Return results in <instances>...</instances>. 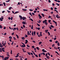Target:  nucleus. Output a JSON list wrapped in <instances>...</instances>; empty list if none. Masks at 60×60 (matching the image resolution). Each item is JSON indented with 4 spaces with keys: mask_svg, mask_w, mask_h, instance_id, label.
<instances>
[{
    "mask_svg": "<svg viewBox=\"0 0 60 60\" xmlns=\"http://www.w3.org/2000/svg\"><path fill=\"white\" fill-rule=\"evenodd\" d=\"M29 34H30V33H29V31H27V35H29Z\"/></svg>",
    "mask_w": 60,
    "mask_h": 60,
    "instance_id": "19",
    "label": "nucleus"
},
{
    "mask_svg": "<svg viewBox=\"0 0 60 60\" xmlns=\"http://www.w3.org/2000/svg\"><path fill=\"white\" fill-rule=\"evenodd\" d=\"M27 42H28V41L27 40H25V44H26L27 43Z\"/></svg>",
    "mask_w": 60,
    "mask_h": 60,
    "instance_id": "8",
    "label": "nucleus"
},
{
    "mask_svg": "<svg viewBox=\"0 0 60 60\" xmlns=\"http://www.w3.org/2000/svg\"><path fill=\"white\" fill-rule=\"evenodd\" d=\"M7 11L8 12V13H10V11H8V10H7Z\"/></svg>",
    "mask_w": 60,
    "mask_h": 60,
    "instance_id": "49",
    "label": "nucleus"
},
{
    "mask_svg": "<svg viewBox=\"0 0 60 60\" xmlns=\"http://www.w3.org/2000/svg\"><path fill=\"white\" fill-rule=\"evenodd\" d=\"M9 58V57H8L7 56L4 58V59H7V60H8Z\"/></svg>",
    "mask_w": 60,
    "mask_h": 60,
    "instance_id": "10",
    "label": "nucleus"
},
{
    "mask_svg": "<svg viewBox=\"0 0 60 60\" xmlns=\"http://www.w3.org/2000/svg\"><path fill=\"white\" fill-rule=\"evenodd\" d=\"M17 29V28H16L15 27L14 28V29L15 30H16Z\"/></svg>",
    "mask_w": 60,
    "mask_h": 60,
    "instance_id": "45",
    "label": "nucleus"
},
{
    "mask_svg": "<svg viewBox=\"0 0 60 60\" xmlns=\"http://www.w3.org/2000/svg\"><path fill=\"white\" fill-rule=\"evenodd\" d=\"M42 51L44 52H47L46 50H45V49H42Z\"/></svg>",
    "mask_w": 60,
    "mask_h": 60,
    "instance_id": "5",
    "label": "nucleus"
},
{
    "mask_svg": "<svg viewBox=\"0 0 60 60\" xmlns=\"http://www.w3.org/2000/svg\"><path fill=\"white\" fill-rule=\"evenodd\" d=\"M39 17H39V18L40 19H41V18H42V17H41V16H39Z\"/></svg>",
    "mask_w": 60,
    "mask_h": 60,
    "instance_id": "44",
    "label": "nucleus"
},
{
    "mask_svg": "<svg viewBox=\"0 0 60 60\" xmlns=\"http://www.w3.org/2000/svg\"><path fill=\"white\" fill-rule=\"evenodd\" d=\"M10 0H8V1H6V2H9L10 1Z\"/></svg>",
    "mask_w": 60,
    "mask_h": 60,
    "instance_id": "34",
    "label": "nucleus"
},
{
    "mask_svg": "<svg viewBox=\"0 0 60 60\" xmlns=\"http://www.w3.org/2000/svg\"><path fill=\"white\" fill-rule=\"evenodd\" d=\"M9 29L11 30H13V28H11L10 27H9Z\"/></svg>",
    "mask_w": 60,
    "mask_h": 60,
    "instance_id": "39",
    "label": "nucleus"
},
{
    "mask_svg": "<svg viewBox=\"0 0 60 60\" xmlns=\"http://www.w3.org/2000/svg\"><path fill=\"white\" fill-rule=\"evenodd\" d=\"M0 27L1 29L2 28V26L1 25H0Z\"/></svg>",
    "mask_w": 60,
    "mask_h": 60,
    "instance_id": "50",
    "label": "nucleus"
},
{
    "mask_svg": "<svg viewBox=\"0 0 60 60\" xmlns=\"http://www.w3.org/2000/svg\"><path fill=\"white\" fill-rule=\"evenodd\" d=\"M19 11H16L15 12V13H14V14H17L18 13H19Z\"/></svg>",
    "mask_w": 60,
    "mask_h": 60,
    "instance_id": "11",
    "label": "nucleus"
},
{
    "mask_svg": "<svg viewBox=\"0 0 60 60\" xmlns=\"http://www.w3.org/2000/svg\"><path fill=\"white\" fill-rule=\"evenodd\" d=\"M41 15L43 16V17H44L45 16L44 15V14H41Z\"/></svg>",
    "mask_w": 60,
    "mask_h": 60,
    "instance_id": "30",
    "label": "nucleus"
},
{
    "mask_svg": "<svg viewBox=\"0 0 60 60\" xmlns=\"http://www.w3.org/2000/svg\"><path fill=\"white\" fill-rule=\"evenodd\" d=\"M42 53L43 55H45V54L44 52H42Z\"/></svg>",
    "mask_w": 60,
    "mask_h": 60,
    "instance_id": "36",
    "label": "nucleus"
},
{
    "mask_svg": "<svg viewBox=\"0 0 60 60\" xmlns=\"http://www.w3.org/2000/svg\"><path fill=\"white\" fill-rule=\"evenodd\" d=\"M29 15H30V16H31L32 17L33 16L31 14V13H29Z\"/></svg>",
    "mask_w": 60,
    "mask_h": 60,
    "instance_id": "32",
    "label": "nucleus"
},
{
    "mask_svg": "<svg viewBox=\"0 0 60 60\" xmlns=\"http://www.w3.org/2000/svg\"><path fill=\"white\" fill-rule=\"evenodd\" d=\"M22 10L24 11H27V9H22Z\"/></svg>",
    "mask_w": 60,
    "mask_h": 60,
    "instance_id": "13",
    "label": "nucleus"
},
{
    "mask_svg": "<svg viewBox=\"0 0 60 60\" xmlns=\"http://www.w3.org/2000/svg\"><path fill=\"white\" fill-rule=\"evenodd\" d=\"M47 22V20H46V19H45V21H43V23H44V22Z\"/></svg>",
    "mask_w": 60,
    "mask_h": 60,
    "instance_id": "6",
    "label": "nucleus"
},
{
    "mask_svg": "<svg viewBox=\"0 0 60 60\" xmlns=\"http://www.w3.org/2000/svg\"><path fill=\"white\" fill-rule=\"evenodd\" d=\"M21 39L23 40H24V39H25L24 37H22V38H21Z\"/></svg>",
    "mask_w": 60,
    "mask_h": 60,
    "instance_id": "48",
    "label": "nucleus"
},
{
    "mask_svg": "<svg viewBox=\"0 0 60 60\" xmlns=\"http://www.w3.org/2000/svg\"><path fill=\"white\" fill-rule=\"evenodd\" d=\"M50 26H51V27H52V28H54V26L52 25H51Z\"/></svg>",
    "mask_w": 60,
    "mask_h": 60,
    "instance_id": "26",
    "label": "nucleus"
},
{
    "mask_svg": "<svg viewBox=\"0 0 60 60\" xmlns=\"http://www.w3.org/2000/svg\"><path fill=\"white\" fill-rule=\"evenodd\" d=\"M11 54H12V50H11Z\"/></svg>",
    "mask_w": 60,
    "mask_h": 60,
    "instance_id": "43",
    "label": "nucleus"
},
{
    "mask_svg": "<svg viewBox=\"0 0 60 60\" xmlns=\"http://www.w3.org/2000/svg\"><path fill=\"white\" fill-rule=\"evenodd\" d=\"M37 25H38V26H40V25L39 24H37Z\"/></svg>",
    "mask_w": 60,
    "mask_h": 60,
    "instance_id": "57",
    "label": "nucleus"
},
{
    "mask_svg": "<svg viewBox=\"0 0 60 60\" xmlns=\"http://www.w3.org/2000/svg\"><path fill=\"white\" fill-rule=\"evenodd\" d=\"M8 19L10 20L11 19V18L10 17H8Z\"/></svg>",
    "mask_w": 60,
    "mask_h": 60,
    "instance_id": "60",
    "label": "nucleus"
},
{
    "mask_svg": "<svg viewBox=\"0 0 60 60\" xmlns=\"http://www.w3.org/2000/svg\"><path fill=\"white\" fill-rule=\"evenodd\" d=\"M1 19V18H0V21H3V19Z\"/></svg>",
    "mask_w": 60,
    "mask_h": 60,
    "instance_id": "46",
    "label": "nucleus"
},
{
    "mask_svg": "<svg viewBox=\"0 0 60 60\" xmlns=\"http://www.w3.org/2000/svg\"><path fill=\"white\" fill-rule=\"evenodd\" d=\"M9 38H10V39H11L12 38V37L11 36H10L9 37Z\"/></svg>",
    "mask_w": 60,
    "mask_h": 60,
    "instance_id": "28",
    "label": "nucleus"
},
{
    "mask_svg": "<svg viewBox=\"0 0 60 60\" xmlns=\"http://www.w3.org/2000/svg\"><path fill=\"white\" fill-rule=\"evenodd\" d=\"M18 54H17V56H15V58H17V57H18Z\"/></svg>",
    "mask_w": 60,
    "mask_h": 60,
    "instance_id": "29",
    "label": "nucleus"
},
{
    "mask_svg": "<svg viewBox=\"0 0 60 60\" xmlns=\"http://www.w3.org/2000/svg\"><path fill=\"white\" fill-rule=\"evenodd\" d=\"M12 8V7H10L9 8V9H8V10H10L11 9V8Z\"/></svg>",
    "mask_w": 60,
    "mask_h": 60,
    "instance_id": "18",
    "label": "nucleus"
},
{
    "mask_svg": "<svg viewBox=\"0 0 60 60\" xmlns=\"http://www.w3.org/2000/svg\"><path fill=\"white\" fill-rule=\"evenodd\" d=\"M4 49V48H2L1 50H3Z\"/></svg>",
    "mask_w": 60,
    "mask_h": 60,
    "instance_id": "54",
    "label": "nucleus"
},
{
    "mask_svg": "<svg viewBox=\"0 0 60 60\" xmlns=\"http://www.w3.org/2000/svg\"><path fill=\"white\" fill-rule=\"evenodd\" d=\"M56 38H54V40H56Z\"/></svg>",
    "mask_w": 60,
    "mask_h": 60,
    "instance_id": "59",
    "label": "nucleus"
},
{
    "mask_svg": "<svg viewBox=\"0 0 60 60\" xmlns=\"http://www.w3.org/2000/svg\"><path fill=\"white\" fill-rule=\"evenodd\" d=\"M46 58L48 59H50V58H49V56H46Z\"/></svg>",
    "mask_w": 60,
    "mask_h": 60,
    "instance_id": "9",
    "label": "nucleus"
},
{
    "mask_svg": "<svg viewBox=\"0 0 60 60\" xmlns=\"http://www.w3.org/2000/svg\"><path fill=\"white\" fill-rule=\"evenodd\" d=\"M48 2L49 3H50V2H51V1H50V0H49Z\"/></svg>",
    "mask_w": 60,
    "mask_h": 60,
    "instance_id": "61",
    "label": "nucleus"
},
{
    "mask_svg": "<svg viewBox=\"0 0 60 60\" xmlns=\"http://www.w3.org/2000/svg\"><path fill=\"white\" fill-rule=\"evenodd\" d=\"M39 57H40L41 56L40 54L39 53Z\"/></svg>",
    "mask_w": 60,
    "mask_h": 60,
    "instance_id": "55",
    "label": "nucleus"
},
{
    "mask_svg": "<svg viewBox=\"0 0 60 60\" xmlns=\"http://www.w3.org/2000/svg\"><path fill=\"white\" fill-rule=\"evenodd\" d=\"M58 2H60V1L59 0H57V1Z\"/></svg>",
    "mask_w": 60,
    "mask_h": 60,
    "instance_id": "64",
    "label": "nucleus"
},
{
    "mask_svg": "<svg viewBox=\"0 0 60 60\" xmlns=\"http://www.w3.org/2000/svg\"><path fill=\"white\" fill-rule=\"evenodd\" d=\"M45 24L47 25L48 24L47 22H44Z\"/></svg>",
    "mask_w": 60,
    "mask_h": 60,
    "instance_id": "37",
    "label": "nucleus"
},
{
    "mask_svg": "<svg viewBox=\"0 0 60 60\" xmlns=\"http://www.w3.org/2000/svg\"><path fill=\"white\" fill-rule=\"evenodd\" d=\"M29 11H33V10L32 9H29Z\"/></svg>",
    "mask_w": 60,
    "mask_h": 60,
    "instance_id": "41",
    "label": "nucleus"
},
{
    "mask_svg": "<svg viewBox=\"0 0 60 60\" xmlns=\"http://www.w3.org/2000/svg\"><path fill=\"white\" fill-rule=\"evenodd\" d=\"M3 5H4V6H6L5 3L3 2Z\"/></svg>",
    "mask_w": 60,
    "mask_h": 60,
    "instance_id": "33",
    "label": "nucleus"
},
{
    "mask_svg": "<svg viewBox=\"0 0 60 60\" xmlns=\"http://www.w3.org/2000/svg\"><path fill=\"white\" fill-rule=\"evenodd\" d=\"M35 55V56L37 58H38V55Z\"/></svg>",
    "mask_w": 60,
    "mask_h": 60,
    "instance_id": "38",
    "label": "nucleus"
},
{
    "mask_svg": "<svg viewBox=\"0 0 60 60\" xmlns=\"http://www.w3.org/2000/svg\"><path fill=\"white\" fill-rule=\"evenodd\" d=\"M59 43H57V45H58V46H60V44H59Z\"/></svg>",
    "mask_w": 60,
    "mask_h": 60,
    "instance_id": "47",
    "label": "nucleus"
},
{
    "mask_svg": "<svg viewBox=\"0 0 60 60\" xmlns=\"http://www.w3.org/2000/svg\"><path fill=\"white\" fill-rule=\"evenodd\" d=\"M35 34H36V32L35 31L32 32V35L33 36H34H34H35Z\"/></svg>",
    "mask_w": 60,
    "mask_h": 60,
    "instance_id": "1",
    "label": "nucleus"
},
{
    "mask_svg": "<svg viewBox=\"0 0 60 60\" xmlns=\"http://www.w3.org/2000/svg\"><path fill=\"white\" fill-rule=\"evenodd\" d=\"M22 24H23V25H25V22H22Z\"/></svg>",
    "mask_w": 60,
    "mask_h": 60,
    "instance_id": "16",
    "label": "nucleus"
},
{
    "mask_svg": "<svg viewBox=\"0 0 60 60\" xmlns=\"http://www.w3.org/2000/svg\"><path fill=\"white\" fill-rule=\"evenodd\" d=\"M31 29L32 30L33 29V25H32V26H31Z\"/></svg>",
    "mask_w": 60,
    "mask_h": 60,
    "instance_id": "31",
    "label": "nucleus"
},
{
    "mask_svg": "<svg viewBox=\"0 0 60 60\" xmlns=\"http://www.w3.org/2000/svg\"><path fill=\"white\" fill-rule=\"evenodd\" d=\"M7 56H8V57H9V54H7Z\"/></svg>",
    "mask_w": 60,
    "mask_h": 60,
    "instance_id": "62",
    "label": "nucleus"
},
{
    "mask_svg": "<svg viewBox=\"0 0 60 60\" xmlns=\"http://www.w3.org/2000/svg\"><path fill=\"white\" fill-rule=\"evenodd\" d=\"M3 59H4V56H0V57H2V58H3Z\"/></svg>",
    "mask_w": 60,
    "mask_h": 60,
    "instance_id": "40",
    "label": "nucleus"
},
{
    "mask_svg": "<svg viewBox=\"0 0 60 60\" xmlns=\"http://www.w3.org/2000/svg\"><path fill=\"white\" fill-rule=\"evenodd\" d=\"M41 43H42V42H39V45H40L41 44Z\"/></svg>",
    "mask_w": 60,
    "mask_h": 60,
    "instance_id": "22",
    "label": "nucleus"
},
{
    "mask_svg": "<svg viewBox=\"0 0 60 60\" xmlns=\"http://www.w3.org/2000/svg\"><path fill=\"white\" fill-rule=\"evenodd\" d=\"M37 12V11H34V13H36Z\"/></svg>",
    "mask_w": 60,
    "mask_h": 60,
    "instance_id": "42",
    "label": "nucleus"
},
{
    "mask_svg": "<svg viewBox=\"0 0 60 60\" xmlns=\"http://www.w3.org/2000/svg\"><path fill=\"white\" fill-rule=\"evenodd\" d=\"M55 45L53 44V45H52V47H54V46Z\"/></svg>",
    "mask_w": 60,
    "mask_h": 60,
    "instance_id": "63",
    "label": "nucleus"
},
{
    "mask_svg": "<svg viewBox=\"0 0 60 60\" xmlns=\"http://www.w3.org/2000/svg\"><path fill=\"white\" fill-rule=\"evenodd\" d=\"M43 11H47V10L46 9H43Z\"/></svg>",
    "mask_w": 60,
    "mask_h": 60,
    "instance_id": "17",
    "label": "nucleus"
},
{
    "mask_svg": "<svg viewBox=\"0 0 60 60\" xmlns=\"http://www.w3.org/2000/svg\"><path fill=\"white\" fill-rule=\"evenodd\" d=\"M37 29H38V30H39L40 29V28L39 27H38V28H36V29H37Z\"/></svg>",
    "mask_w": 60,
    "mask_h": 60,
    "instance_id": "24",
    "label": "nucleus"
},
{
    "mask_svg": "<svg viewBox=\"0 0 60 60\" xmlns=\"http://www.w3.org/2000/svg\"><path fill=\"white\" fill-rule=\"evenodd\" d=\"M27 53L28 54H29V55H31V53H30V52H27Z\"/></svg>",
    "mask_w": 60,
    "mask_h": 60,
    "instance_id": "23",
    "label": "nucleus"
},
{
    "mask_svg": "<svg viewBox=\"0 0 60 60\" xmlns=\"http://www.w3.org/2000/svg\"><path fill=\"white\" fill-rule=\"evenodd\" d=\"M19 17L20 18V19L21 20L22 19H23V17H22V16H21V15H19Z\"/></svg>",
    "mask_w": 60,
    "mask_h": 60,
    "instance_id": "4",
    "label": "nucleus"
},
{
    "mask_svg": "<svg viewBox=\"0 0 60 60\" xmlns=\"http://www.w3.org/2000/svg\"><path fill=\"white\" fill-rule=\"evenodd\" d=\"M16 36H17V39H19V36H18V35H17V34H16Z\"/></svg>",
    "mask_w": 60,
    "mask_h": 60,
    "instance_id": "27",
    "label": "nucleus"
},
{
    "mask_svg": "<svg viewBox=\"0 0 60 60\" xmlns=\"http://www.w3.org/2000/svg\"><path fill=\"white\" fill-rule=\"evenodd\" d=\"M51 20H49V21H48L50 23V22H51Z\"/></svg>",
    "mask_w": 60,
    "mask_h": 60,
    "instance_id": "51",
    "label": "nucleus"
},
{
    "mask_svg": "<svg viewBox=\"0 0 60 60\" xmlns=\"http://www.w3.org/2000/svg\"><path fill=\"white\" fill-rule=\"evenodd\" d=\"M48 30H45V32L46 33H47V32L48 31Z\"/></svg>",
    "mask_w": 60,
    "mask_h": 60,
    "instance_id": "21",
    "label": "nucleus"
},
{
    "mask_svg": "<svg viewBox=\"0 0 60 60\" xmlns=\"http://www.w3.org/2000/svg\"><path fill=\"white\" fill-rule=\"evenodd\" d=\"M49 41H50V42H51L52 41V40L51 39H50V40H49Z\"/></svg>",
    "mask_w": 60,
    "mask_h": 60,
    "instance_id": "52",
    "label": "nucleus"
},
{
    "mask_svg": "<svg viewBox=\"0 0 60 60\" xmlns=\"http://www.w3.org/2000/svg\"><path fill=\"white\" fill-rule=\"evenodd\" d=\"M13 17H11V20H12V19H13Z\"/></svg>",
    "mask_w": 60,
    "mask_h": 60,
    "instance_id": "58",
    "label": "nucleus"
},
{
    "mask_svg": "<svg viewBox=\"0 0 60 60\" xmlns=\"http://www.w3.org/2000/svg\"><path fill=\"white\" fill-rule=\"evenodd\" d=\"M22 20H23L24 21L25 19H26V17H22Z\"/></svg>",
    "mask_w": 60,
    "mask_h": 60,
    "instance_id": "7",
    "label": "nucleus"
},
{
    "mask_svg": "<svg viewBox=\"0 0 60 60\" xmlns=\"http://www.w3.org/2000/svg\"><path fill=\"white\" fill-rule=\"evenodd\" d=\"M29 20H30L31 21H32V22L34 21L32 19L30 18V19H29Z\"/></svg>",
    "mask_w": 60,
    "mask_h": 60,
    "instance_id": "15",
    "label": "nucleus"
},
{
    "mask_svg": "<svg viewBox=\"0 0 60 60\" xmlns=\"http://www.w3.org/2000/svg\"><path fill=\"white\" fill-rule=\"evenodd\" d=\"M9 41H10L11 42H12L11 39H9Z\"/></svg>",
    "mask_w": 60,
    "mask_h": 60,
    "instance_id": "53",
    "label": "nucleus"
},
{
    "mask_svg": "<svg viewBox=\"0 0 60 60\" xmlns=\"http://www.w3.org/2000/svg\"><path fill=\"white\" fill-rule=\"evenodd\" d=\"M55 53H57V54H58V55H59V56L60 55V54H59L58 53V52H57L55 51Z\"/></svg>",
    "mask_w": 60,
    "mask_h": 60,
    "instance_id": "12",
    "label": "nucleus"
},
{
    "mask_svg": "<svg viewBox=\"0 0 60 60\" xmlns=\"http://www.w3.org/2000/svg\"><path fill=\"white\" fill-rule=\"evenodd\" d=\"M55 16H56V17H57V18H58V19H59L60 18V16H57L56 15H55Z\"/></svg>",
    "mask_w": 60,
    "mask_h": 60,
    "instance_id": "14",
    "label": "nucleus"
},
{
    "mask_svg": "<svg viewBox=\"0 0 60 60\" xmlns=\"http://www.w3.org/2000/svg\"><path fill=\"white\" fill-rule=\"evenodd\" d=\"M36 49H37L38 50H39V48L38 47H36Z\"/></svg>",
    "mask_w": 60,
    "mask_h": 60,
    "instance_id": "20",
    "label": "nucleus"
},
{
    "mask_svg": "<svg viewBox=\"0 0 60 60\" xmlns=\"http://www.w3.org/2000/svg\"><path fill=\"white\" fill-rule=\"evenodd\" d=\"M13 39H14V40H16V38L15 37H13Z\"/></svg>",
    "mask_w": 60,
    "mask_h": 60,
    "instance_id": "35",
    "label": "nucleus"
},
{
    "mask_svg": "<svg viewBox=\"0 0 60 60\" xmlns=\"http://www.w3.org/2000/svg\"><path fill=\"white\" fill-rule=\"evenodd\" d=\"M5 44H4V45L3 44V45H2V44H1V43H0V47H1V48L3 47V46H5Z\"/></svg>",
    "mask_w": 60,
    "mask_h": 60,
    "instance_id": "2",
    "label": "nucleus"
},
{
    "mask_svg": "<svg viewBox=\"0 0 60 60\" xmlns=\"http://www.w3.org/2000/svg\"><path fill=\"white\" fill-rule=\"evenodd\" d=\"M21 43L23 44V45H22V47L23 48H24V47H25V45L24 43Z\"/></svg>",
    "mask_w": 60,
    "mask_h": 60,
    "instance_id": "3",
    "label": "nucleus"
},
{
    "mask_svg": "<svg viewBox=\"0 0 60 60\" xmlns=\"http://www.w3.org/2000/svg\"><path fill=\"white\" fill-rule=\"evenodd\" d=\"M42 34V32H40V35L41 36H42V34Z\"/></svg>",
    "mask_w": 60,
    "mask_h": 60,
    "instance_id": "25",
    "label": "nucleus"
},
{
    "mask_svg": "<svg viewBox=\"0 0 60 60\" xmlns=\"http://www.w3.org/2000/svg\"><path fill=\"white\" fill-rule=\"evenodd\" d=\"M58 42V41H55V43H57Z\"/></svg>",
    "mask_w": 60,
    "mask_h": 60,
    "instance_id": "56",
    "label": "nucleus"
}]
</instances>
